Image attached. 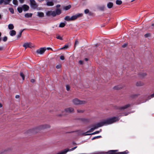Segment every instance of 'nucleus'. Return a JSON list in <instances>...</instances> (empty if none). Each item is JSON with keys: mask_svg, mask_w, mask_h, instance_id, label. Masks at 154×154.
<instances>
[{"mask_svg": "<svg viewBox=\"0 0 154 154\" xmlns=\"http://www.w3.org/2000/svg\"><path fill=\"white\" fill-rule=\"evenodd\" d=\"M119 120V117H114L112 118H109L107 119L104 120L102 121L97 123L94 126L93 128H91L90 130L85 133L83 134L84 135H89L91 134H89L88 133L93 131L95 129L104 125H106L111 124L114 123Z\"/></svg>", "mask_w": 154, "mask_h": 154, "instance_id": "1", "label": "nucleus"}, {"mask_svg": "<svg viewBox=\"0 0 154 154\" xmlns=\"http://www.w3.org/2000/svg\"><path fill=\"white\" fill-rule=\"evenodd\" d=\"M82 14L79 13L75 15L72 16L71 17H70L69 16H66L65 17L64 19L67 21L74 20H76L78 18L82 17Z\"/></svg>", "mask_w": 154, "mask_h": 154, "instance_id": "2", "label": "nucleus"}, {"mask_svg": "<svg viewBox=\"0 0 154 154\" xmlns=\"http://www.w3.org/2000/svg\"><path fill=\"white\" fill-rule=\"evenodd\" d=\"M72 101L73 103L75 105L85 104L87 103V102L86 101L80 100L77 98L73 99Z\"/></svg>", "mask_w": 154, "mask_h": 154, "instance_id": "3", "label": "nucleus"}, {"mask_svg": "<svg viewBox=\"0 0 154 154\" xmlns=\"http://www.w3.org/2000/svg\"><path fill=\"white\" fill-rule=\"evenodd\" d=\"M131 106V104H127L125 106H118L116 107V109H117L121 111H123L128 108L129 107Z\"/></svg>", "mask_w": 154, "mask_h": 154, "instance_id": "4", "label": "nucleus"}, {"mask_svg": "<svg viewBox=\"0 0 154 154\" xmlns=\"http://www.w3.org/2000/svg\"><path fill=\"white\" fill-rule=\"evenodd\" d=\"M30 5L31 8L34 9H36L38 7L35 1L34 0H30Z\"/></svg>", "mask_w": 154, "mask_h": 154, "instance_id": "5", "label": "nucleus"}, {"mask_svg": "<svg viewBox=\"0 0 154 154\" xmlns=\"http://www.w3.org/2000/svg\"><path fill=\"white\" fill-rule=\"evenodd\" d=\"M46 50V48H41L37 50L36 52L38 54H42L45 52Z\"/></svg>", "mask_w": 154, "mask_h": 154, "instance_id": "6", "label": "nucleus"}, {"mask_svg": "<svg viewBox=\"0 0 154 154\" xmlns=\"http://www.w3.org/2000/svg\"><path fill=\"white\" fill-rule=\"evenodd\" d=\"M23 46L25 49H26L27 48H31L33 47V45H32V43L30 42L25 43L23 44Z\"/></svg>", "mask_w": 154, "mask_h": 154, "instance_id": "7", "label": "nucleus"}, {"mask_svg": "<svg viewBox=\"0 0 154 154\" xmlns=\"http://www.w3.org/2000/svg\"><path fill=\"white\" fill-rule=\"evenodd\" d=\"M50 127V126L49 125L45 124L41 125L39 126V128L40 129H45L47 128H49Z\"/></svg>", "mask_w": 154, "mask_h": 154, "instance_id": "8", "label": "nucleus"}, {"mask_svg": "<svg viewBox=\"0 0 154 154\" xmlns=\"http://www.w3.org/2000/svg\"><path fill=\"white\" fill-rule=\"evenodd\" d=\"M46 5L48 6H53L54 5V1L53 0L51 1H46Z\"/></svg>", "mask_w": 154, "mask_h": 154, "instance_id": "9", "label": "nucleus"}, {"mask_svg": "<svg viewBox=\"0 0 154 154\" xmlns=\"http://www.w3.org/2000/svg\"><path fill=\"white\" fill-rule=\"evenodd\" d=\"M65 111L68 113H71L74 112V109L72 107H69L65 109Z\"/></svg>", "mask_w": 154, "mask_h": 154, "instance_id": "10", "label": "nucleus"}, {"mask_svg": "<svg viewBox=\"0 0 154 154\" xmlns=\"http://www.w3.org/2000/svg\"><path fill=\"white\" fill-rule=\"evenodd\" d=\"M22 7L23 10L25 11L28 10L29 8V7L26 5H23L22 6Z\"/></svg>", "mask_w": 154, "mask_h": 154, "instance_id": "11", "label": "nucleus"}, {"mask_svg": "<svg viewBox=\"0 0 154 154\" xmlns=\"http://www.w3.org/2000/svg\"><path fill=\"white\" fill-rule=\"evenodd\" d=\"M135 85L137 86H142L144 85V83L140 81H139L136 83Z\"/></svg>", "mask_w": 154, "mask_h": 154, "instance_id": "12", "label": "nucleus"}, {"mask_svg": "<svg viewBox=\"0 0 154 154\" xmlns=\"http://www.w3.org/2000/svg\"><path fill=\"white\" fill-rule=\"evenodd\" d=\"M117 150H111L109 151L108 152L110 154H118V152H117Z\"/></svg>", "mask_w": 154, "mask_h": 154, "instance_id": "13", "label": "nucleus"}, {"mask_svg": "<svg viewBox=\"0 0 154 154\" xmlns=\"http://www.w3.org/2000/svg\"><path fill=\"white\" fill-rule=\"evenodd\" d=\"M10 34L11 36H13L16 34V32L14 30H12L10 31Z\"/></svg>", "mask_w": 154, "mask_h": 154, "instance_id": "14", "label": "nucleus"}, {"mask_svg": "<svg viewBox=\"0 0 154 154\" xmlns=\"http://www.w3.org/2000/svg\"><path fill=\"white\" fill-rule=\"evenodd\" d=\"M32 13H27L25 14L24 16L28 18L32 17Z\"/></svg>", "mask_w": 154, "mask_h": 154, "instance_id": "15", "label": "nucleus"}, {"mask_svg": "<svg viewBox=\"0 0 154 154\" xmlns=\"http://www.w3.org/2000/svg\"><path fill=\"white\" fill-rule=\"evenodd\" d=\"M113 5V4L112 2H109L107 4V7L109 8H111Z\"/></svg>", "mask_w": 154, "mask_h": 154, "instance_id": "16", "label": "nucleus"}, {"mask_svg": "<svg viewBox=\"0 0 154 154\" xmlns=\"http://www.w3.org/2000/svg\"><path fill=\"white\" fill-rule=\"evenodd\" d=\"M146 75L147 74L145 72L142 73L140 74V76L141 78H143L145 77Z\"/></svg>", "mask_w": 154, "mask_h": 154, "instance_id": "17", "label": "nucleus"}, {"mask_svg": "<svg viewBox=\"0 0 154 154\" xmlns=\"http://www.w3.org/2000/svg\"><path fill=\"white\" fill-rule=\"evenodd\" d=\"M38 16L40 17H43L44 16V14L42 12H38Z\"/></svg>", "mask_w": 154, "mask_h": 154, "instance_id": "18", "label": "nucleus"}, {"mask_svg": "<svg viewBox=\"0 0 154 154\" xmlns=\"http://www.w3.org/2000/svg\"><path fill=\"white\" fill-rule=\"evenodd\" d=\"M8 28L9 29H12L14 28V26L12 24H9L8 25Z\"/></svg>", "mask_w": 154, "mask_h": 154, "instance_id": "19", "label": "nucleus"}, {"mask_svg": "<svg viewBox=\"0 0 154 154\" xmlns=\"http://www.w3.org/2000/svg\"><path fill=\"white\" fill-rule=\"evenodd\" d=\"M122 88V87L120 86L117 85L115 86L114 87V89L116 90L120 89Z\"/></svg>", "mask_w": 154, "mask_h": 154, "instance_id": "20", "label": "nucleus"}, {"mask_svg": "<svg viewBox=\"0 0 154 154\" xmlns=\"http://www.w3.org/2000/svg\"><path fill=\"white\" fill-rule=\"evenodd\" d=\"M23 30H24V29L21 30V31L17 35L18 38H19L20 37H21V35H22V32H23Z\"/></svg>", "mask_w": 154, "mask_h": 154, "instance_id": "21", "label": "nucleus"}, {"mask_svg": "<svg viewBox=\"0 0 154 154\" xmlns=\"http://www.w3.org/2000/svg\"><path fill=\"white\" fill-rule=\"evenodd\" d=\"M49 13L51 14V15L53 17L57 15L56 12L55 11H51V12H50Z\"/></svg>", "mask_w": 154, "mask_h": 154, "instance_id": "22", "label": "nucleus"}, {"mask_svg": "<svg viewBox=\"0 0 154 154\" xmlns=\"http://www.w3.org/2000/svg\"><path fill=\"white\" fill-rule=\"evenodd\" d=\"M17 9L18 12L20 13H21L22 12L23 9L22 7H18Z\"/></svg>", "mask_w": 154, "mask_h": 154, "instance_id": "23", "label": "nucleus"}, {"mask_svg": "<svg viewBox=\"0 0 154 154\" xmlns=\"http://www.w3.org/2000/svg\"><path fill=\"white\" fill-rule=\"evenodd\" d=\"M57 15H59L61 13V11L59 9H57L55 11Z\"/></svg>", "mask_w": 154, "mask_h": 154, "instance_id": "24", "label": "nucleus"}, {"mask_svg": "<svg viewBox=\"0 0 154 154\" xmlns=\"http://www.w3.org/2000/svg\"><path fill=\"white\" fill-rule=\"evenodd\" d=\"M128 153V151L127 150L122 152H118V154H127Z\"/></svg>", "mask_w": 154, "mask_h": 154, "instance_id": "25", "label": "nucleus"}, {"mask_svg": "<svg viewBox=\"0 0 154 154\" xmlns=\"http://www.w3.org/2000/svg\"><path fill=\"white\" fill-rule=\"evenodd\" d=\"M71 7V6L70 5L65 6L64 8V9L66 10H67L69 9Z\"/></svg>", "mask_w": 154, "mask_h": 154, "instance_id": "26", "label": "nucleus"}, {"mask_svg": "<svg viewBox=\"0 0 154 154\" xmlns=\"http://www.w3.org/2000/svg\"><path fill=\"white\" fill-rule=\"evenodd\" d=\"M122 2L121 0H117L116 1V3L118 5H120L122 4Z\"/></svg>", "mask_w": 154, "mask_h": 154, "instance_id": "27", "label": "nucleus"}, {"mask_svg": "<svg viewBox=\"0 0 154 154\" xmlns=\"http://www.w3.org/2000/svg\"><path fill=\"white\" fill-rule=\"evenodd\" d=\"M65 25V24L64 23H61L59 25V27H63Z\"/></svg>", "mask_w": 154, "mask_h": 154, "instance_id": "28", "label": "nucleus"}, {"mask_svg": "<svg viewBox=\"0 0 154 154\" xmlns=\"http://www.w3.org/2000/svg\"><path fill=\"white\" fill-rule=\"evenodd\" d=\"M13 4L16 5H18V1L17 0H13Z\"/></svg>", "mask_w": 154, "mask_h": 154, "instance_id": "29", "label": "nucleus"}, {"mask_svg": "<svg viewBox=\"0 0 154 154\" xmlns=\"http://www.w3.org/2000/svg\"><path fill=\"white\" fill-rule=\"evenodd\" d=\"M151 36V34L150 33H147L144 35L145 38H147L150 37Z\"/></svg>", "mask_w": 154, "mask_h": 154, "instance_id": "30", "label": "nucleus"}, {"mask_svg": "<svg viewBox=\"0 0 154 154\" xmlns=\"http://www.w3.org/2000/svg\"><path fill=\"white\" fill-rule=\"evenodd\" d=\"M20 75L22 78L24 80L25 78L24 75L22 72H20Z\"/></svg>", "mask_w": 154, "mask_h": 154, "instance_id": "31", "label": "nucleus"}, {"mask_svg": "<svg viewBox=\"0 0 154 154\" xmlns=\"http://www.w3.org/2000/svg\"><path fill=\"white\" fill-rule=\"evenodd\" d=\"M154 97V93L151 94V96H149L148 97V100L150 99L151 98Z\"/></svg>", "mask_w": 154, "mask_h": 154, "instance_id": "32", "label": "nucleus"}, {"mask_svg": "<svg viewBox=\"0 0 154 154\" xmlns=\"http://www.w3.org/2000/svg\"><path fill=\"white\" fill-rule=\"evenodd\" d=\"M9 10L12 14H13L14 13V10L13 8H9Z\"/></svg>", "mask_w": 154, "mask_h": 154, "instance_id": "33", "label": "nucleus"}, {"mask_svg": "<svg viewBox=\"0 0 154 154\" xmlns=\"http://www.w3.org/2000/svg\"><path fill=\"white\" fill-rule=\"evenodd\" d=\"M101 131V130H100L99 131H96L95 132L91 134H97L99 133Z\"/></svg>", "mask_w": 154, "mask_h": 154, "instance_id": "34", "label": "nucleus"}, {"mask_svg": "<svg viewBox=\"0 0 154 154\" xmlns=\"http://www.w3.org/2000/svg\"><path fill=\"white\" fill-rule=\"evenodd\" d=\"M68 47V45H64L63 47L60 48L61 49H63L67 48Z\"/></svg>", "mask_w": 154, "mask_h": 154, "instance_id": "35", "label": "nucleus"}, {"mask_svg": "<svg viewBox=\"0 0 154 154\" xmlns=\"http://www.w3.org/2000/svg\"><path fill=\"white\" fill-rule=\"evenodd\" d=\"M101 137V136H100L95 137H93L92 139V140H94L95 139H96L98 138H99Z\"/></svg>", "mask_w": 154, "mask_h": 154, "instance_id": "36", "label": "nucleus"}, {"mask_svg": "<svg viewBox=\"0 0 154 154\" xmlns=\"http://www.w3.org/2000/svg\"><path fill=\"white\" fill-rule=\"evenodd\" d=\"M77 111L78 113H82L83 112L84 110L81 109H77Z\"/></svg>", "mask_w": 154, "mask_h": 154, "instance_id": "37", "label": "nucleus"}, {"mask_svg": "<svg viewBox=\"0 0 154 154\" xmlns=\"http://www.w3.org/2000/svg\"><path fill=\"white\" fill-rule=\"evenodd\" d=\"M66 87L67 90L68 91H69L70 88V87L69 85H67L66 86Z\"/></svg>", "mask_w": 154, "mask_h": 154, "instance_id": "38", "label": "nucleus"}, {"mask_svg": "<svg viewBox=\"0 0 154 154\" xmlns=\"http://www.w3.org/2000/svg\"><path fill=\"white\" fill-rule=\"evenodd\" d=\"M61 66L60 64L56 66V68L57 69H60L61 67Z\"/></svg>", "mask_w": 154, "mask_h": 154, "instance_id": "39", "label": "nucleus"}, {"mask_svg": "<svg viewBox=\"0 0 154 154\" xmlns=\"http://www.w3.org/2000/svg\"><path fill=\"white\" fill-rule=\"evenodd\" d=\"M7 40V37L5 36L3 38V40L4 42H5V41H6Z\"/></svg>", "mask_w": 154, "mask_h": 154, "instance_id": "40", "label": "nucleus"}, {"mask_svg": "<svg viewBox=\"0 0 154 154\" xmlns=\"http://www.w3.org/2000/svg\"><path fill=\"white\" fill-rule=\"evenodd\" d=\"M60 58L61 60H64L65 59V58H64V57L63 56V55H61L60 56Z\"/></svg>", "mask_w": 154, "mask_h": 154, "instance_id": "41", "label": "nucleus"}, {"mask_svg": "<svg viewBox=\"0 0 154 154\" xmlns=\"http://www.w3.org/2000/svg\"><path fill=\"white\" fill-rule=\"evenodd\" d=\"M56 38L58 39H60L61 40H63L62 38L61 37H60V36H59V35L57 36L56 37Z\"/></svg>", "mask_w": 154, "mask_h": 154, "instance_id": "42", "label": "nucleus"}, {"mask_svg": "<svg viewBox=\"0 0 154 154\" xmlns=\"http://www.w3.org/2000/svg\"><path fill=\"white\" fill-rule=\"evenodd\" d=\"M9 2H8V1H4V4L5 5H7L9 4Z\"/></svg>", "mask_w": 154, "mask_h": 154, "instance_id": "43", "label": "nucleus"}, {"mask_svg": "<svg viewBox=\"0 0 154 154\" xmlns=\"http://www.w3.org/2000/svg\"><path fill=\"white\" fill-rule=\"evenodd\" d=\"M89 12V11L88 9H86L85 10V14H87Z\"/></svg>", "mask_w": 154, "mask_h": 154, "instance_id": "44", "label": "nucleus"}, {"mask_svg": "<svg viewBox=\"0 0 154 154\" xmlns=\"http://www.w3.org/2000/svg\"><path fill=\"white\" fill-rule=\"evenodd\" d=\"M78 43H79V42L77 41V40H76L75 41V46H76V45H77V44H78Z\"/></svg>", "mask_w": 154, "mask_h": 154, "instance_id": "45", "label": "nucleus"}, {"mask_svg": "<svg viewBox=\"0 0 154 154\" xmlns=\"http://www.w3.org/2000/svg\"><path fill=\"white\" fill-rule=\"evenodd\" d=\"M79 63L80 64H82L83 63V61L81 60H80L79 61Z\"/></svg>", "mask_w": 154, "mask_h": 154, "instance_id": "46", "label": "nucleus"}, {"mask_svg": "<svg viewBox=\"0 0 154 154\" xmlns=\"http://www.w3.org/2000/svg\"><path fill=\"white\" fill-rule=\"evenodd\" d=\"M50 12H51V11H48L47 13V15L48 16H50L51 15V14L50 13Z\"/></svg>", "mask_w": 154, "mask_h": 154, "instance_id": "47", "label": "nucleus"}, {"mask_svg": "<svg viewBox=\"0 0 154 154\" xmlns=\"http://www.w3.org/2000/svg\"><path fill=\"white\" fill-rule=\"evenodd\" d=\"M4 0H0V4H2L4 2Z\"/></svg>", "mask_w": 154, "mask_h": 154, "instance_id": "48", "label": "nucleus"}, {"mask_svg": "<svg viewBox=\"0 0 154 154\" xmlns=\"http://www.w3.org/2000/svg\"><path fill=\"white\" fill-rule=\"evenodd\" d=\"M127 44H125L124 45H122V46L123 48H125V47H126L127 46Z\"/></svg>", "mask_w": 154, "mask_h": 154, "instance_id": "49", "label": "nucleus"}, {"mask_svg": "<svg viewBox=\"0 0 154 154\" xmlns=\"http://www.w3.org/2000/svg\"><path fill=\"white\" fill-rule=\"evenodd\" d=\"M19 1L21 3H23L24 1V0H19Z\"/></svg>", "mask_w": 154, "mask_h": 154, "instance_id": "50", "label": "nucleus"}, {"mask_svg": "<svg viewBox=\"0 0 154 154\" xmlns=\"http://www.w3.org/2000/svg\"><path fill=\"white\" fill-rule=\"evenodd\" d=\"M20 96L18 95H16L15 96V98H20Z\"/></svg>", "mask_w": 154, "mask_h": 154, "instance_id": "51", "label": "nucleus"}, {"mask_svg": "<svg viewBox=\"0 0 154 154\" xmlns=\"http://www.w3.org/2000/svg\"><path fill=\"white\" fill-rule=\"evenodd\" d=\"M82 121H83V122H84L86 121L87 120V119H82Z\"/></svg>", "mask_w": 154, "mask_h": 154, "instance_id": "52", "label": "nucleus"}, {"mask_svg": "<svg viewBox=\"0 0 154 154\" xmlns=\"http://www.w3.org/2000/svg\"><path fill=\"white\" fill-rule=\"evenodd\" d=\"M35 81L33 79H32L31 80V82H33Z\"/></svg>", "mask_w": 154, "mask_h": 154, "instance_id": "53", "label": "nucleus"}, {"mask_svg": "<svg viewBox=\"0 0 154 154\" xmlns=\"http://www.w3.org/2000/svg\"><path fill=\"white\" fill-rule=\"evenodd\" d=\"M77 147V146H76L73 148H72V149L73 150H74Z\"/></svg>", "mask_w": 154, "mask_h": 154, "instance_id": "54", "label": "nucleus"}, {"mask_svg": "<svg viewBox=\"0 0 154 154\" xmlns=\"http://www.w3.org/2000/svg\"><path fill=\"white\" fill-rule=\"evenodd\" d=\"M32 130H29L28 131V133L29 132H32Z\"/></svg>", "mask_w": 154, "mask_h": 154, "instance_id": "55", "label": "nucleus"}, {"mask_svg": "<svg viewBox=\"0 0 154 154\" xmlns=\"http://www.w3.org/2000/svg\"><path fill=\"white\" fill-rule=\"evenodd\" d=\"M47 49L48 50H52V49L51 48H47Z\"/></svg>", "mask_w": 154, "mask_h": 154, "instance_id": "56", "label": "nucleus"}, {"mask_svg": "<svg viewBox=\"0 0 154 154\" xmlns=\"http://www.w3.org/2000/svg\"><path fill=\"white\" fill-rule=\"evenodd\" d=\"M60 6V5H58L56 6V7L57 8L59 7Z\"/></svg>", "mask_w": 154, "mask_h": 154, "instance_id": "57", "label": "nucleus"}, {"mask_svg": "<svg viewBox=\"0 0 154 154\" xmlns=\"http://www.w3.org/2000/svg\"><path fill=\"white\" fill-rule=\"evenodd\" d=\"M2 104L1 103H0V107H1V108L2 107Z\"/></svg>", "mask_w": 154, "mask_h": 154, "instance_id": "58", "label": "nucleus"}, {"mask_svg": "<svg viewBox=\"0 0 154 154\" xmlns=\"http://www.w3.org/2000/svg\"><path fill=\"white\" fill-rule=\"evenodd\" d=\"M44 0H38V1L39 2H42Z\"/></svg>", "mask_w": 154, "mask_h": 154, "instance_id": "59", "label": "nucleus"}, {"mask_svg": "<svg viewBox=\"0 0 154 154\" xmlns=\"http://www.w3.org/2000/svg\"><path fill=\"white\" fill-rule=\"evenodd\" d=\"M85 60L86 61H87L88 60V59L87 58H85Z\"/></svg>", "mask_w": 154, "mask_h": 154, "instance_id": "60", "label": "nucleus"}, {"mask_svg": "<svg viewBox=\"0 0 154 154\" xmlns=\"http://www.w3.org/2000/svg\"><path fill=\"white\" fill-rule=\"evenodd\" d=\"M104 8V7L103 6V8L101 9L102 10H103Z\"/></svg>", "mask_w": 154, "mask_h": 154, "instance_id": "61", "label": "nucleus"}, {"mask_svg": "<svg viewBox=\"0 0 154 154\" xmlns=\"http://www.w3.org/2000/svg\"><path fill=\"white\" fill-rule=\"evenodd\" d=\"M8 1V2H10L12 0H7Z\"/></svg>", "mask_w": 154, "mask_h": 154, "instance_id": "62", "label": "nucleus"}, {"mask_svg": "<svg viewBox=\"0 0 154 154\" xmlns=\"http://www.w3.org/2000/svg\"><path fill=\"white\" fill-rule=\"evenodd\" d=\"M2 49V47H0V50H1Z\"/></svg>", "mask_w": 154, "mask_h": 154, "instance_id": "63", "label": "nucleus"}, {"mask_svg": "<svg viewBox=\"0 0 154 154\" xmlns=\"http://www.w3.org/2000/svg\"><path fill=\"white\" fill-rule=\"evenodd\" d=\"M1 15L0 14V19H1Z\"/></svg>", "mask_w": 154, "mask_h": 154, "instance_id": "64", "label": "nucleus"}]
</instances>
